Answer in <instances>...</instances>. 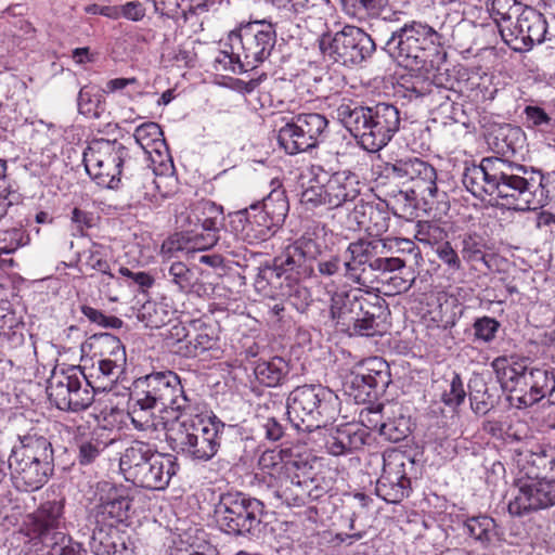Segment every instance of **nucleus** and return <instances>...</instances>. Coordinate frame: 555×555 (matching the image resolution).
<instances>
[{
  "mask_svg": "<svg viewBox=\"0 0 555 555\" xmlns=\"http://www.w3.org/2000/svg\"><path fill=\"white\" fill-rule=\"evenodd\" d=\"M462 182L475 197L489 196L516 211L535 210L548 201V176L507 158L483 157L465 168Z\"/></svg>",
  "mask_w": 555,
  "mask_h": 555,
  "instance_id": "nucleus-1",
  "label": "nucleus"
},
{
  "mask_svg": "<svg viewBox=\"0 0 555 555\" xmlns=\"http://www.w3.org/2000/svg\"><path fill=\"white\" fill-rule=\"evenodd\" d=\"M344 270V261L338 253L332 250L311 234H302L284 251L273 258L272 263H266L260 275L259 287H266V281L281 286V275L288 281H304L307 279H330Z\"/></svg>",
  "mask_w": 555,
  "mask_h": 555,
  "instance_id": "nucleus-2",
  "label": "nucleus"
},
{
  "mask_svg": "<svg viewBox=\"0 0 555 555\" xmlns=\"http://www.w3.org/2000/svg\"><path fill=\"white\" fill-rule=\"evenodd\" d=\"M330 315L340 333L350 337H374L388 331L390 311L383 297L357 288L334 292Z\"/></svg>",
  "mask_w": 555,
  "mask_h": 555,
  "instance_id": "nucleus-3",
  "label": "nucleus"
},
{
  "mask_svg": "<svg viewBox=\"0 0 555 555\" xmlns=\"http://www.w3.org/2000/svg\"><path fill=\"white\" fill-rule=\"evenodd\" d=\"M274 452H266L260 459L263 467L271 466L269 488L274 499L287 506H304L323 498L332 488V482L323 473L313 472V467L301 456L289 457L281 464L273 462Z\"/></svg>",
  "mask_w": 555,
  "mask_h": 555,
  "instance_id": "nucleus-4",
  "label": "nucleus"
},
{
  "mask_svg": "<svg viewBox=\"0 0 555 555\" xmlns=\"http://www.w3.org/2000/svg\"><path fill=\"white\" fill-rule=\"evenodd\" d=\"M54 450L50 440L37 431L18 436L8 459L10 480L20 492L41 489L52 477L55 466Z\"/></svg>",
  "mask_w": 555,
  "mask_h": 555,
  "instance_id": "nucleus-5",
  "label": "nucleus"
},
{
  "mask_svg": "<svg viewBox=\"0 0 555 555\" xmlns=\"http://www.w3.org/2000/svg\"><path fill=\"white\" fill-rule=\"evenodd\" d=\"M518 476L515 480L517 493L508 503L513 516H522L531 511L548 508L540 495L544 483L555 480V447L537 446L518 453Z\"/></svg>",
  "mask_w": 555,
  "mask_h": 555,
  "instance_id": "nucleus-6",
  "label": "nucleus"
},
{
  "mask_svg": "<svg viewBox=\"0 0 555 555\" xmlns=\"http://www.w3.org/2000/svg\"><path fill=\"white\" fill-rule=\"evenodd\" d=\"M224 424L214 417H204L197 409L191 415L176 416L166 430V441L177 454L196 462H208L221 446Z\"/></svg>",
  "mask_w": 555,
  "mask_h": 555,
  "instance_id": "nucleus-7",
  "label": "nucleus"
},
{
  "mask_svg": "<svg viewBox=\"0 0 555 555\" xmlns=\"http://www.w3.org/2000/svg\"><path fill=\"white\" fill-rule=\"evenodd\" d=\"M231 52L220 51L216 63L224 70L244 73L256 68L270 55L276 42V31L266 20L241 24L228 36Z\"/></svg>",
  "mask_w": 555,
  "mask_h": 555,
  "instance_id": "nucleus-8",
  "label": "nucleus"
},
{
  "mask_svg": "<svg viewBox=\"0 0 555 555\" xmlns=\"http://www.w3.org/2000/svg\"><path fill=\"white\" fill-rule=\"evenodd\" d=\"M180 466L177 457L160 453L141 440H133L119 459V469L126 481L151 491H164Z\"/></svg>",
  "mask_w": 555,
  "mask_h": 555,
  "instance_id": "nucleus-9",
  "label": "nucleus"
},
{
  "mask_svg": "<svg viewBox=\"0 0 555 555\" xmlns=\"http://www.w3.org/2000/svg\"><path fill=\"white\" fill-rule=\"evenodd\" d=\"M339 399L322 385H302L292 390L286 400V415L297 431L313 433L325 429L339 412Z\"/></svg>",
  "mask_w": 555,
  "mask_h": 555,
  "instance_id": "nucleus-10",
  "label": "nucleus"
},
{
  "mask_svg": "<svg viewBox=\"0 0 555 555\" xmlns=\"http://www.w3.org/2000/svg\"><path fill=\"white\" fill-rule=\"evenodd\" d=\"M344 261V276L359 285L369 286L405 268V260L387 254L384 238L360 237L348 244Z\"/></svg>",
  "mask_w": 555,
  "mask_h": 555,
  "instance_id": "nucleus-11",
  "label": "nucleus"
},
{
  "mask_svg": "<svg viewBox=\"0 0 555 555\" xmlns=\"http://www.w3.org/2000/svg\"><path fill=\"white\" fill-rule=\"evenodd\" d=\"M441 35L431 26L413 21L390 29L384 50L398 64L411 69L423 68L441 44Z\"/></svg>",
  "mask_w": 555,
  "mask_h": 555,
  "instance_id": "nucleus-12",
  "label": "nucleus"
},
{
  "mask_svg": "<svg viewBox=\"0 0 555 555\" xmlns=\"http://www.w3.org/2000/svg\"><path fill=\"white\" fill-rule=\"evenodd\" d=\"M263 514L264 505L260 500L238 491L220 494L214 509L218 528L234 537L259 532Z\"/></svg>",
  "mask_w": 555,
  "mask_h": 555,
  "instance_id": "nucleus-13",
  "label": "nucleus"
},
{
  "mask_svg": "<svg viewBox=\"0 0 555 555\" xmlns=\"http://www.w3.org/2000/svg\"><path fill=\"white\" fill-rule=\"evenodd\" d=\"M129 149L117 140H92L83 152V165L87 173L98 185L116 189L121 181L125 170H130Z\"/></svg>",
  "mask_w": 555,
  "mask_h": 555,
  "instance_id": "nucleus-14",
  "label": "nucleus"
},
{
  "mask_svg": "<svg viewBox=\"0 0 555 555\" xmlns=\"http://www.w3.org/2000/svg\"><path fill=\"white\" fill-rule=\"evenodd\" d=\"M133 388L160 410L177 412V416L191 415L195 411V400L185 392L179 375L173 371L152 372L139 377Z\"/></svg>",
  "mask_w": 555,
  "mask_h": 555,
  "instance_id": "nucleus-15",
  "label": "nucleus"
},
{
  "mask_svg": "<svg viewBox=\"0 0 555 555\" xmlns=\"http://www.w3.org/2000/svg\"><path fill=\"white\" fill-rule=\"evenodd\" d=\"M47 393L51 404L59 410L80 412L92 404L95 388L80 370L70 367L53 372L48 379Z\"/></svg>",
  "mask_w": 555,
  "mask_h": 555,
  "instance_id": "nucleus-16",
  "label": "nucleus"
},
{
  "mask_svg": "<svg viewBox=\"0 0 555 555\" xmlns=\"http://www.w3.org/2000/svg\"><path fill=\"white\" fill-rule=\"evenodd\" d=\"M318 42L324 56L345 66L362 63L376 50L372 37L356 26H345L335 35L323 34Z\"/></svg>",
  "mask_w": 555,
  "mask_h": 555,
  "instance_id": "nucleus-17",
  "label": "nucleus"
},
{
  "mask_svg": "<svg viewBox=\"0 0 555 555\" xmlns=\"http://www.w3.org/2000/svg\"><path fill=\"white\" fill-rule=\"evenodd\" d=\"M328 120L319 113L295 115L278 133V142L285 153L296 155L317 147L326 137Z\"/></svg>",
  "mask_w": 555,
  "mask_h": 555,
  "instance_id": "nucleus-18",
  "label": "nucleus"
},
{
  "mask_svg": "<svg viewBox=\"0 0 555 555\" xmlns=\"http://www.w3.org/2000/svg\"><path fill=\"white\" fill-rule=\"evenodd\" d=\"M403 96L410 101L421 100L429 109L440 111L455 122H460L459 113H463L462 106L456 102L461 94L453 86L446 87L440 78L431 80L428 77L415 76L404 80L401 85Z\"/></svg>",
  "mask_w": 555,
  "mask_h": 555,
  "instance_id": "nucleus-19",
  "label": "nucleus"
},
{
  "mask_svg": "<svg viewBox=\"0 0 555 555\" xmlns=\"http://www.w3.org/2000/svg\"><path fill=\"white\" fill-rule=\"evenodd\" d=\"M406 465L413 467L414 460L399 450H388L383 454V473L376 482L375 492L387 503L398 504L409 496L411 479Z\"/></svg>",
  "mask_w": 555,
  "mask_h": 555,
  "instance_id": "nucleus-20",
  "label": "nucleus"
},
{
  "mask_svg": "<svg viewBox=\"0 0 555 555\" xmlns=\"http://www.w3.org/2000/svg\"><path fill=\"white\" fill-rule=\"evenodd\" d=\"M385 171L403 185L413 189L414 193L421 194V199L426 203L438 197L437 171L422 158L405 157L386 163Z\"/></svg>",
  "mask_w": 555,
  "mask_h": 555,
  "instance_id": "nucleus-21",
  "label": "nucleus"
},
{
  "mask_svg": "<svg viewBox=\"0 0 555 555\" xmlns=\"http://www.w3.org/2000/svg\"><path fill=\"white\" fill-rule=\"evenodd\" d=\"M391 383L389 364L382 358L367 359L359 372L351 375L347 392L357 403L373 402L383 396Z\"/></svg>",
  "mask_w": 555,
  "mask_h": 555,
  "instance_id": "nucleus-22",
  "label": "nucleus"
},
{
  "mask_svg": "<svg viewBox=\"0 0 555 555\" xmlns=\"http://www.w3.org/2000/svg\"><path fill=\"white\" fill-rule=\"evenodd\" d=\"M499 30L503 41L512 50L527 52L535 43L544 41L547 23L542 13L527 8L517 16L514 24H499Z\"/></svg>",
  "mask_w": 555,
  "mask_h": 555,
  "instance_id": "nucleus-23",
  "label": "nucleus"
},
{
  "mask_svg": "<svg viewBox=\"0 0 555 555\" xmlns=\"http://www.w3.org/2000/svg\"><path fill=\"white\" fill-rule=\"evenodd\" d=\"M64 508V498L42 502L33 513L27 515L25 521L26 534L31 540H38L42 544H55L53 540L65 539V533L61 531L65 522Z\"/></svg>",
  "mask_w": 555,
  "mask_h": 555,
  "instance_id": "nucleus-24",
  "label": "nucleus"
},
{
  "mask_svg": "<svg viewBox=\"0 0 555 555\" xmlns=\"http://www.w3.org/2000/svg\"><path fill=\"white\" fill-rule=\"evenodd\" d=\"M122 177L130 193V197L135 203L147 202L158 204L159 199L167 198L171 195L170 190H164L162 184L168 180L167 177H157L155 171L149 166L135 165V160L131 162L129 171L125 170Z\"/></svg>",
  "mask_w": 555,
  "mask_h": 555,
  "instance_id": "nucleus-25",
  "label": "nucleus"
},
{
  "mask_svg": "<svg viewBox=\"0 0 555 555\" xmlns=\"http://www.w3.org/2000/svg\"><path fill=\"white\" fill-rule=\"evenodd\" d=\"M373 106L353 100L344 99L336 108L337 120L350 132L358 144L372 153V135L374 127Z\"/></svg>",
  "mask_w": 555,
  "mask_h": 555,
  "instance_id": "nucleus-26",
  "label": "nucleus"
},
{
  "mask_svg": "<svg viewBox=\"0 0 555 555\" xmlns=\"http://www.w3.org/2000/svg\"><path fill=\"white\" fill-rule=\"evenodd\" d=\"M233 231L248 244H257L272 237L279 228L260 210V204H251L248 208L229 215Z\"/></svg>",
  "mask_w": 555,
  "mask_h": 555,
  "instance_id": "nucleus-27",
  "label": "nucleus"
},
{
  "mask_svg": "<svg viewBox=\"0 0 555 555\" xmlns=\"http://www.w3.org/2000/svg\"><path fill=\"white\" fill-rule=\"evenodd\" d=\"M131 499L112 489L105 496H101L100 502L92 507L87 516L91 525H104L111 528H117L129 518Z\"/></svg>",
  "mask_w": 555,
  "mask_h": 555,
  "instance_id": "nucleus-28",
  "label": "nucleus"
},
{
  "mask_svg": "<svg viewBox=\"0 0 555 555\" xmlns=\"http://www.w3.org/2000/svg\"><path fill=\"white\" fill-rule=\"evenodd\" d=\"M79 533L94 555H121L126 550L125 541L117 528L91 525L87 519Z\"/></svg>",
  "mask_w": 555,
  "mask_h": 555,
  "instance_id": "nucleus-29",
  "label": "nucleus"
},
{
  "mask_svg": "<svg viewBox=\"0 0 555 555\" xmlns=\"http://www.w3.org/2000/svg\"><path fill=\"white\" fill-rule=\"evenodd\" d=\"M373 106L374 127L370 129L372 135V153L385 147L399 131L401 124L400 111L391 103L378 102Z\"/></svg>",
  "mask_w": 555,
  "mask_h": 555,
  "instance_id": "nucleus-30",
  "label": "nucleus"
},
{
  "mask_svg": "<svg viewBox=\"0 0 555 555\" xmlns=\"http://www.w3.org/2000/svg\"><path fill=\"white\" fill-rule=\"evenodd\" d=\"M324 448L334 456H341L361 450L370 438V433L363 428L346 425L325 429Z\"/></svg>",
  "mask_w": 555,
  "mask_h": 555,
  "instance_id": "nucleus-31",
  "label": "nucleus"
},
{
  "mask_svg": "<svg viewBox=\"0 0 555 555\" xmlns=\"http://www.w3.org/2000/svg\"><path fill=\"white\" fill-rule=\"evenodd\" d=\"M327 209H335L353 202L361 194L363 184L357 173L345 169L331 173L325 182Z\"/></svg>",
  "mask_w": 555,
  "mask_h": 555,
  "instance_id": "nucleus-32",
  "label": "nucleus"
},
{
  "mask_svg": "<svg viewBox=\"0 0 555 555\" xmlns=\"http://www.w3.org/2000/svg\"><path fill=\"white\" fill-rule=\"evenodd\" d=\"M264 270V264L259 267L258 268V273L256 275V279H255V288L258 293L262 294L263 296H268V297H275V296H282V297H287L291 305L299 312H305L307 310V308L309 307L310 305V293L309 291L306 288V287H300L299 286V282L300 281H288L286 280V275H281L279 276L280 278V282H281V286H278V285H274L271 283V281H266L264 279L263 282L266 283V287L263 289H261L259 287V280H260V275L262 274V271Z\"/></svg>",
  "mask_w": 555,
  "mask_h": 555,
  "instance_id": "nucleus-33",
  "label": "nucleus"
},
{
  "mask_svg": "<svg viewBox=\"0 0 555 555\" xmlns=\"http://www.w3.org/2000/svg\"><path fill=\"white\" fill-rule=\"evenodd\" d=\"M468 398L473 412L486 415L499 404L501 391L496 382L487 380L481 374H474L468 382Z\"/></svg>",
  "mask_w": 555,
  "mask_h": 555,
  "instance_id": "nucleus-34",
  "label": "nucleus"
},
{
  "mask_svg": "<svg viewBox=\"0 0 555 555\" xmlns=\"http://www.w3.org/2000/svg\"><path fill=\"white\" fill-rule=\"evenodd\" d=\"M113 441L104 428H95L89 435L76 438V461L81 467L98 465Z\"/></svg>",
  "mask_w": 555,
  "mask_h": 555,
  "instance_id": "nucleus-35",
  "label": "nucleus"
},
{
  "mask_svg": "<svg viewBox=\"0 0 555 555\" xmlns=\"http://www.w3.org/2000/svg\"><path fill=\"white\" fill-rule=\"evenodd\" d=\"M389 204L361 201L354 206L353 215L357 223L373 236L378 237L389 228Z\"/></svg>",
  "mask_w": 555,
  "mask_h": 555,
  "instance_id": "nucleus-36",
  "label": "nucleus"
},
{
  "mask_svg": "<svg viewBox=\"0 0 555 555\" xmlns=\"http://www.w3.org/2000/svg\"><path fill=\"white\" fill-rule=\"evenodd\" d=\"M157 406L147 401L139 390H133L130 393V403L128 415L131 420L133 427L140 431L153 433L158 430L162 426L166 429V423L163 417L155 414Z\"/></svg>",
  "mask_w": 555,
  "mask_h": 555,
  "instance_id": "nucleus-37",
  "label": "nucleus"
},
{
  "mask_svg": "<svg viewBox=\"0 0 555 555\" xmlns=\"http://www.w3.org/2000/svg\"><path fill=\"white\" fill-rule=\"evenodd\" d=\"M189 228L181 237L169 238L163 243L160 248L163 256H170L173 251L184 249L206 250L214 247L219 241L218 234L195 227Z\"/></svg>",
  "mask_w": 555,
  "mask_h": 555,
  "instance_id": "nucleus-38",
  "label": "nucleus"
},
{
  "mask_svg": "<svg viewBox=\"0 0 555 555\" xmlns=\"http://www.w3.org/2000/svg\"><path fill=\"white\" fill-rule=\"evenodd\" d=\"M526 134L518 126L503 124L491 134L490 146L500 158H509L521 153L525 147Z\"/></svg>",
  "mask_w": 555,
  "mask_h": 555,
  "instance_id": "nucleus-39",
  "label": "nucleus"
},
{
  "mask_svg": "<svg viewBox=\"0 0 555 555\" xmlns=\"http://www.w3.org/2000/svg\"><path fill=\"white\" fill-rule=\"evenodd\" d=\"M218 341L219 338L212 325L199 319L191 320L189 340L180 351V357L196 358L206 351L218 349Z\"/></svg>",
  "mask_w": 555,
  "mask_h": 555,
  "instance_id": "nucleus-40",
  "label": "nucleus"
},
{
  "mask_svg": "<svg viewBox=\"0 0 555 555\" xmlns=\"http://www.w3.org/2000/svg\"><path fill=\"white\" fill-rule=\"evenodd\" d=\"M81 270L90 278L96 279L103 285H109L115 274L112 272L107 250L100 244L92 246L82 253Z\"/></svg>",
  "mask_w": 555,
  "mask_h": 555,
  "instance_id": "nucleus-41",
  "label": "nucleus"
},
{
  "mask_svg": "<svg viewBox=\"0 0 555 555\" xmlns=\"http://www.w3.org/2000/svg\"><path fill=\"white\" fill-rule=\"evenodd\" d=\"M511 373L508 379L514 384L509 389L511 400L516 401L518 409H525L534 404V397L532 391L534 390V379L532 375L531 366H521L508 369Z\"/></svg>",
  "mask_w": 555,
  "mask_h": 555,
  "instance_id": "nucleus-42",
  "label": "nucleus"
},
{
  "mask_svg": "<svg viewBox=\"0 0 555 555\" xmlns=\"http://www.w3.org/2000/svg\"><path fill=\"white\" fill-rule=\"evenodd\" d=\"M464 531L485 548L494 546L500 541L498 525L488 515L468 517L464 521Z\"/></svg>",
  "mask_w": 555,
  "mask_h": 555,
  "instance_id": "nucleus-43",
  "label": "nucleus"
},
{
  "mask_svg": "<svg viewBox=\"0 0 555 555\" xmlns=\"http://www.w3.org/2000/svg\"><path fill=\"white\" fill-rule=\"evenodd\" d=\"M257 380L267 387H276L284 383L288 373L289 364L282 357H273L269 360L259 361L254 369Z\"/></svg>",
  "mask_w": 555,
  "mask_h": 555,
  "instance_id": "nucleus-44",
  "label": "nucleus"
},
{
  "mask_svg": "<svg viewBox=\"0 0 555 555\" xmlns=\"http://www.w3.org/2000/svg\"><path fill=\"white\" fill-rule=\"evenodd\" d=\"M91 346L94 349V358L112 360L114 364H127L125 346L117 336L109 333L94 335Z\"/></svg>",
  "mask_w": 555,
  "mask_h": 555,
  "instance_id": "nucleus-45",
  "label": "nucleus"
},
{
  "mask_svg": "<svg viewBox=\"0 0 555 555\" xmlns=\"http://www.w3.org/2000/svg\"><path fill=\"white\" fill-rule=\"evenodd\" d=\"M218 218V220H224V211L221 205H217L215 202L209 199H202L194 203L185 216L181 215L182 227H195L203 221H207L208 218Z\"/></svg>",
  "mask_w": 555,
  "mask_h": 555,
  "instance_id": "nucleus-46",
  "label": "nucleus"
},
{
  "mask_svg": "<svg viewBox=\"0 0 555 555\" xmlns=\"http://www.w3.org/2000/svg\"><path fill=\"white\" fill-rule=\"evenodd\" d=\"M257 204H260V210L279 227L282 225L289 210L286 193L280 188L273 189Z\"/></svg>",
  "mask_w": 555,
  "mask_h": 555,
  "instance_id": "nucleus-47",
  "label": "nucleus"
},
{
  "mask_svg": "<svg viewBox=\"0 0 555 555\" xmlns=\"http://www.w3.org/2000/svg\"><path fill=\"white\" fill-rule=\"evenodd\" d=\"M171 311L164 301H145L138 312V319L150 328H160L170 322Z\"/></svg>",
  "mask_w": 555,
  "mask_h": 555,
  "instance_id": "nucleus-48",
  "label": "nucleus"
},
{
  "mask_svg": "<svg viewBox=\"0 0 555 555\" xmlns=\"http://www.w3.org/2000/svg\"><path fill=\"white\" fill-rule=\"evenodd\" d=\"M29 235L22 228L0 230V257L15 253L20 247L27 245ZM0 263L8 267L14 266L12 258H0Z\"/></svg>",
  "mask_w": 555,
  "mask_h": 555,
  "instance_id": "nucleus-49",
  "label": "nucleus"
},
{
  "mask_svg": "<svg viewBox=\"0 0 555 555\" xmlns=\"http://www.w3.org/2000/svg\"><path fill=\"white\" fill-rule=\"evenodd\" d=\"M459 248L462 258L467 262L485 260L486 241L476 232H467L459 236Z\"/></svg>",
  "mask_w": 555,
  "mask_h": 555,
  "instance_id": "nucleus-50",
  "label": "nucleus"
},
{
  "mask_svg": "<svg viewBox=\"0 0 555 555\" xmlns=\"http://www.w3.org/2000/svg\"><path fill=\"white\" fill-rule=\"evenodd\" d=\"M78 112L87 118H100L104 112L102 95L94 92L93 88L85 86L77 98Z\"/></svg>",
  "mask_w": 555,
  "mask_h": 555,
  "instance_id": "nucleus-51",
  "label": "nucleus"
},
{
  "mask_svg": "<svg viewBox=\"0 0 555 555\" xmlns=\"http://www.w3.org/2000/svg\"><path fill=\"white\" fill-rule=\"evenodd\" d=\"M349 16L358 20L377 17L383 12V0H340Z\"/></svg>",
  "mask_w": 555,
  "mask_h": 555,
  "instance_id": "nucleus-52",
  "label": "nucleus"
},
{
  "mask_svg": "<svg viewBox=\"0 0 555 555\" xmlns=\"http://www.w3.org/2000/svg\"><path fill=\"white\" fill-rule=\"evenodd\" d=\"M418 198H421V194L414 193V190L408 186L406 190H400L391 197L388 203L389 208L395 216L408 218L414 214Z\"/></svg>",
  "mask_w": 555,
  "mask_h": 555,
  "instance_id": "nucleus-53",
  "label": "nucleus"
},
{
  "mask_svg": "<svg viewBox=\"0 0 555 555\" xmlns=\"http://www.w3.org/2000/svg\"><path fill=\"white\" fill-rule=\"evenodd\" d=\"M524 115L528 128L555 134V117L547 114L542 107L527 105Z\"/></svg>",
  "mask_w": 555,
  "mask_h": 555,
  "instance_id": "nucleus-54",
  "label": "nucleus"
},
{
  "mask_svg": "<svg viewBox=\"0 0 555 555\" xmlns=\"http://www.w3.org/2000/svg\"><path fill=\"white\" fill-rule=\"evenodd\" d=\"M167 276L182 293L191 292L196 283L195 272L181 261H175L168 267Z\"/></svg>",
  "mask_w": 555,
  "mask_h": 555,
  "instance_id": "nucleus-55",
  "label": "nucleus"
},
{
  "mask_svg": "<svg viewBox=\"0 0 555 555\" xmlns=\"http://www.w3.org/2000/svg\"><path fill=\"white\" fill-rule=\"evenodd\" d=\"M0 340L20 344L23 340L22 324L13 312L0 307Z\"/></svg>",
  "mask_w": 555,
  "mask_h": 555,
  "instance_id": "nucleus-56",
  "label": "nucleus"
},
{
  "mask_svg": "<svg viewBox=\"0 0 555 555\" xmlns=\"http://www.w3.org/2000/svg\"><path fill=\"white\" fill-rule=\"evenodd\" d=\"M410 418L400 414L399 416L388 417L380 425V436L390 442H399L410 434Z\"/></svg>",
  "mask_w": 555,
  "mask_h": 555,
  "instance_id": "nucleus-57",
  "label": "nucleus"
},
{
  "mask_svg": "<svg viewBox=\"0 0 555 555\" xmlns=\"http://www.w3.org/2000/svg\"><path fill=\"white\" fill-rule=\"evenodd\" d=\"M532 375L534 379V390L532 391L534 397V404L540 402L543 398H548L552 383H554L555 372L547 365L531 366Z\"/></svg>",
  "mask_w": 555,
  "mask_h": 555,
  "instance_id": "nucleus-58",
  "label": "nucleus"
},
{
  "mask_svg": "<svg viewBox=\"0 0 555 555\" xmlns=\"http://www.w3.org/2000/svg\"><path fill=\"white\" fill-rule=\"evenodd\" d=\"M93 370H96V378L102 379L105 385L102 388L105 390L106 388H112L114 384H116L120 377V375L125 372L126 365L120 363L114 364L112 360L106 361L103 359L94 358Z\"/></svg>",
  "mask_w": 555,
  "mask_h": 555,
  "instance_id": "nucleus-59",
  "label": "nucleus"
},
{
  "mask_svg": "<svg viewBox=\"0 0 555 555\" xmlns=\"http://www.w3.org/2000/svg\"><path fill=\"white\" fill-rule=\"evenodd\" d=\"M163 131L160 126L154 121H147L135 128L133 138L142 150V154L149 153L147 149L152 143L162 141Z\"/></svg>",
  "mask_w": 555,
  "mask_h": 555,
  "instance_id": "nucleus-60",
  "label": "nucleus"
},
{
  "mask_svg": "<svg viewBox=\"0 0 555 555\" xmlns=\"http://www.w3.org/2000/svg\"><path fill=\"white\" fill-rule=\"evenodd\" d=\"M190 330L191 321L188 324L177 322L164 334L165 343L173 353L180 356V351L184 349V346L189 340Z\"/></svg>",
  "mask_w": 555,
  "mask_h": 555,
  "instance_id": "nucleus-61",
  "label": "nucleus"
},
{
  "mask_svg": "<svg viewBox=\"0 0 555 555\" xmlns=\"http://www.w3.org/2000/svg\"><path fill=\"white\" fill-rule=\"evenodd\" d=\"M301 206L307 210H313L319 207L327 208V190L324 184H311L304 189L299 195Z\"/></svg>",
  "mask_w": 555,
  "mask_h": 555,
  "instance_id": "nucleus-62",
  "label": "nucleus"
},
{
  "mask_svg": "<svg viewBox=\"0 0 555 555\" xmlns=\"http://www.w3.org/2000/svg\"><path fill=\"white\" fill-rule=\"evenodd\" d=\"M501 327V323L491 317L477 318L473 323L475 340L482 341L485 344L492 343Z\"/></svg>",
  "mask_w": 555,
  "mask_h": 555,
  "instance_id": "nucleus-63",
  "label": "nucleus"
},
{
  "mask_svg": "<svg viewBox=\"0 0 555 555\" xmlns=\"http://www.w3.org/2000/svg\"><path fill=\"white\" fill-rule=\"evenodd\" d=\"M446 235L447 232L439 224L431 221H418L414 237L427 245H439Z\"/></svg>",
  "mask_w": 555,
  "mask_h": 555,
  "instance_id": "nucleus-64",
  "label": "nucleus"
}]
</instances>
